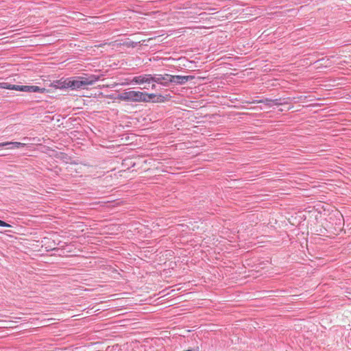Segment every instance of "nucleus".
Instances as JSON below:
<instances>
[{"label":"nucleus","mask_w":351,"mask_h":351,"mask_svg":"<svg viewBox=\"0 0 351 351\" xmlns=\"http://www.w3.org/2000/svg\"><path fill=\"white\" fill-rule=\"evenodd\" d=\"M271 104H272V106H280L282 104L280 99H271Z\"/></svg>","instance_id":"13"},{"label":"nucleus","mask_w":351,"mask_h":351,"mask_svg":"<svg viewBox=\"0 0 351 351\" xmlns=\"http://www.w3.org/2000/svg\"><path fill=\"white\" fill-rule=\"evenodd\" d=\"M253 103H258V104L263 103L269 107L272 106L271 99H269V98H265L264 99L254 101Z\"/></svg>","instance_id":"9"},{"label":"nucleus","mask_w":351,"mask_h":351,"mask_svg":"<svg viewBox=\"0 0 351 351\" xmlns=\"http://www.w3.org/2000/svg\"><path fill=\"white\" fill-rule=\"evenodd\" d=\"M152 75L151 74H145L143 75L135 76L132 79V82L136 84H143L144 83L149 84L152 82Z\"/></svg>","instance_id":"6"},{"label":"nucleus","mask_w":351,"mask_h":351,"mask_svg":"<svg viewBox=\"0 0 351 351\" xmlns=\"http://www.w3.org/2000/svg\"><path fill=\"white\" fill-rule=\"evenodd\" d=\"M8 143V149H19L25 146V143L20 142H7Z\"/></svg>","instance_id":"8"},{"label":"nucleus","mask_w":351,"mask_h":351,"mask_svg":"<svg viewBox=\"0 0 351 351\" xmlns=\"http://www.w3.org/2000/svg\"><path fill=\"white\" fill-rule=\"evenodd\" d=\"M144 93L141 91L130 90L124 91L118 95V99L121 101L128 102H141L145 100L144 97Z\"/></svg>","instance_id":"1"},{"label":"nucleus","mask_w":351,"mask_h":351,"mask_svg":"<svg viewBox=\"0 0 351 351\" xmlns=\"http://www.w3.org/2000/svg\"><path fill=\"white\" fill-rule=\"evenodd\" d=\"M58 83V87L60 88H71L73 90L85 88V86L79 76L73 80L66 79L64 82Z\"/></svg>","instance_id":"2"},{"label":"nucleus","mask_w":351,"mask_h":351,"mask_svg":"<svg viewBox=\"0 0 351 351\" xmlns=\"http://www.w3.org/2000/svg\"><path fill=\"white\" fill-rule=\"evenodd\" d=\"M194 79L193 75H170V83H175L177 84H184L189 80Z\"/></svg>","instance_id":"4"},{"label":"nucleus","mask_w":351,"mask_h":351,"mask_svg":"<svg viewBox=\"0 0 351 351\" xmlns=\"http://www.w3.org/2000/svg\"><path fill=\"white\" fill-rule=\"evenodd\" d=\"M11 226L0 219V227H10Z\"/></svg>","instance_id":"15"},{"label":"nucleus","mask_w":351,"mask_h":351,"mask_svg":"<svg viewBox=\"0 0 351 351\" xmlns=\"http://www.w3.org/2000/svg\"><path fill=\"white\" fill-rule=\"evenodd\" d=\"M156 97V95L154 94V93H144V98L146 99L145 100H143V101H145V102H147V101H149L151 99H154L155 97Z\"/></svg>","instance_id":"11"},{"label":"nucleus","mask_w":351,"mask_h":351,"mask_svg":"<svg viewBox=\"0 0 351 351\" xmlns=\"http://www.w3.org/2000/svg\"><path fill=\"white\" fill-rule=\"evenodd\" d=\"M152 82H156L158 84H160L165 86H167L170 83V75L169 74H155L154 75H152Z\"/></svg>","instance_id":"3"},{"label":"nucleus","mask_w":351,"mask_h":351,"mask_svg":"<svg viewBox=\"0 0 351 351\" xmlns=\"http://www.w3.org/2000/svg\"><path fill=\"white\" fill-rule=\"evenodd\" d=\"M140 42H134V41H130V42H128L126 43V45L128 47H135L138 45V44H139Z\"/></svg>","instance_id":"14"},{"label":"nucleus","mask_w":351,"mask_h":351,"mask_svg":"<svg viewBox=\"0 0 351 351\" xmlns=\"http://www.w3.org/2000/svg\"><path fill=\"white\" fill-rule=\"evenodd\" d=\"M8 146L7 142L0 143V148Z\"/></svg>","instance_id":"16"},{"label":"nucleus","mask_w":351,"mask_h":351,"mask_svg":"<svg viewBox=\"0 0 351 351\" xmlns=\"http://www.w3.org/2000/svg\"><path fill=\"white\" fill-rule=\"evenodd\" d=\"M79 77L81 79L84 86L86 87V86L93 85L95 82L98 81L100 79L101 75H85L84 76H79Z\"/></svg>","instance_id":"5"},{"label":"nucleus","mask_w":351,"mask_h":351,"mask_svg":"<svg viewBox=\"0 0 351 351\" xmlns=\"http://www.w3.org/2000/svg\"><path fill=\"white\" fill-rule=\"evenodd\" d=\"M12 90H18V91H26V86H21V85H12Z\"/></svg>","instance_id":"10"},{"label":"nucleus","mask_w":351,"mask_h":351,"mask_svg":"<svg viewBox=\"0 0 351 351\" xmlns=\"http://www.w3.org/2000/svg\"><path fill=\"white\" fill-rule=\"evenodd\" d=\"M45 88L37 86H26V91L28 93H44Z\"/></svg>","instance_id":"7"},{"label":"nucleus","mask_w":351,"mask_h":351,"mask_svg":"<svg viewBox=\"0 0 351 351\" xmlns=\"http://www.w3.org/2000/svg\"><path fill=\"white\" fill-rule=\"evenodd\" d=\"M152 89H155V88H156V85H155V84H152Z\"/></svg>","instance_id":"17"},{"label":"nucleus","mask_w":351,"mask_h":351,"mask_svg":"<svg viewBox=\"0 0 351 351\" xmlns=\"http://www.w3.org/2000/svg\"><path fill=\"white\" fill-rule=\"evenodd\" d=\"M12 85L8 82H1L0 83V88L12 90Z\"/></svg>","instance_id":"12"}]
</instances>
